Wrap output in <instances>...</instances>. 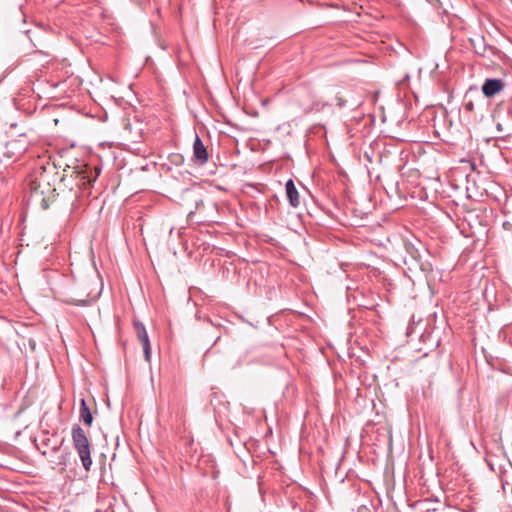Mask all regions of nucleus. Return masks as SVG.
Segmentation results:
<instances>
[{
    "label": "nucleus",
    "mask_w": 512,
    "mask_h": 512,
    "mask_svg": "<svg viewBox=\"0 0 512 512\" xmlns=\"http://www.w3.org/2000/svg\"><path fill=\"white\" fill-rule=\"evenodd\" d=\"M505 86V83L502 79L498 78H488L484 81L482 85V93L487 98L494 97L496 94L500 93Z\"/></svg>",
    "instance_id": "423d86ee"
},
{
    "label": "nucleus",
    "mask_w": 512,
    "mask_h": 512,
    "mask_svg": "<svg viewBox=\"0 0 512 512\" xmlns=\"http://www.w3.org/2000/svg\"><path fill=\"white\" fill-rule=\"evenodd\" d=\"M512 495V487L507 491Z\"/></svg>",
    "instance_id": "2eb2a0df"
},
{
    "label": "nucleus",
    "mask_w": 512,
    "mask_h": 512,
    "mask_svg": "<svg viewBox=\"0 0 512 512\" xmlns=\"http://www.w3.org/2000/svg\"><path fill=\"white\" fill-rule=\"evenodd\" d=\"M134 327L136 330L137 337L139 341L142 344L143 352H144V358L146 361H150L151 358V345L148 333L146 331L145 326L140 322H135Z\"/></svg>",
    "instance_id": "39448f33"
},
{
    "label": "nucleus",
    "mask_w": 512,
    "mask_h": 512,
    "mask_svg": "<svg viewBox=\"0 0 512 512\" xmlns=\"http://www.w3.org/2000/svg\"><path fill=\"white\" fill-rule=\"evenodd\" d=\"M336 105L340 109L348 108L351 110L357 109L361 103L362 98L358 96L355 91L350 89H343L335 96Z\"/></svg>",
    "instance_id": "7ed1b4c3"
},
{
    "label": "nucleus",
    "mask_w": 512,
    "mask_h": 512,
    "mask_svg": "<svg viewBox=\"0 0 512 512\" xmlns=\"http://www.w3.org/2000/svg\"><path fill=\"white\" fill-rule=\"evenodd\" d=\"M31 200L39 203L41 208L46 210L50 203L55 200L56 189L50 188L48 181L40 177L31 182Z\"/></svg>",
    "instance_id": "f03ea898"
},
{
    "label": "nucleus",
    "mask_w": 512,
    "mask_h": 512,
    "mask_svg": "<svg viewBox=\"0 0 512 512\" xmlns=\"http://www.w3.org/2000/svg\"><path fill=\"white\" fill-rule=\"evenodd\" d=\"M286 196L289 204L296 208L300 204L299 193L292 179H289L285 184Z\"/></svg>",
    "instance_id": "0eeeda50"
},
{
    "label": "nucleus",
    "mask_w": 512,
    "mask_h": 512,
    "mask_svg": "<svg viewBox=\"0 0 512 512\" xmlns=\"http://www.w3.org/2000/svg\"><path fill=\"white\" fill-rule=\"evenodd\" d=\"M58 450H59V448H57V447H54V448H53V451H54V452H57Z\"/></svg>",
    "instance_id": "4468645a"
},
{
    "label": "nucleus",
    "mask_w": 512,
    "mask_h": 512,
    "mask_svg": "<svg viewBox=\"0 0 512 512\" xmlns=\"http://www.w3.org/2000/svg\"><path fill=\"white\" fill-rule=\"evenodd\" d=\"M72 443L77 452L82 466L86 472H89L92 466L91 444L86 432L78 425L74 424L71 429Z\"/></svg>",
    "instance_id": "f257e3e1"
},
{
    "label": "nucleus",
    "mask_w": 512,
    "mask_h": 512,
    "mask_svg": "<svg viewBox=\"0 0 512 512\" xmlns=\"http://www.w3.org/2000/svg\"><path fill=\"white\" fill-rule=\"evenodd\" d=\"M208 159H209L208 151H207L206 147L204 146L201 138L196 133L194 143H193L192 160L195 164H197L199 166H203L204 164H206L208 162Z\"/></svg>",
    "instance_id": "20e7f679"
},
{
    "label": "nucleus",
    "mask_w": 512,
    "mask_h": 512,
    "mask_svg": "<svg viewBox=\"0 0 512 512\" xmlns=\"http://www.w3.org/2000/svg\"><path fill=\"white\" fill-rule=\"evenodd\" d=\"M80 420L84 422L87 426H91L93 422V416L89 407L86 404L84 399L80 401V411H79Z\"/></svg>",
    "instance_id": "6e6552de"
},
{
    "label": "nucleus",
    "mask_w": 512,
    "mask_h": 512,
    "mask_svg": "<svg viewBox=\"0 0 512 512\" xmlns=\"http://www.w3.org/2000/svg\"><path fill=\"white\" fill-rule=\"evenodd\" d=\"M72 303L75 305H78V306H86L89 303V300L88 299L76 300V301H73Z\"/></svg>",
    "instance_id": "f8f14e48"
},
{
    "label": "nucleus",
    "mask_w": 512,
    "mask_h": 512,
    "mask_svg": "<svg viewBox=\"0 0 512 512\" xmlns=\"http://www.w3.org/2000/svg\"><path fill=\"white\" fill-rule=\"evenodd\" d=\"M473 91H474L475 93H478L477 88H470V89L468 90V92H467L466 96H467L469 93L473 92Z\"/></svg>",
    "instance_id": "ddd939ff"
},
{
    "label": "nucleus",
    "mask_w": 512,
    "mask_h": 512,
    "mask_svg": "<svg viewBox=\"0 0 512 512\" xmlns=\"http://www.w3.org/2000/svg\"><path fill=\"white\" fill-rule=\"evenodd\" d=\"M69 455V452H66L58 457V462L56 463V465L59 466L61 470H65Z\"/></svg>",
    "instance_id": "9d476101"
},
{
    "label": "nucleus",
    "mask_w": 512,
    "mask_h": 512,
    "mask_svg": "<svg viewBox=\"0 0 512 512\" xmlns=\"http://www.w3.org/2000/svg\"><path fill=\"white\" fill-rule=\"evenodd\" d=\"M509 466V470H504L500 474L501 485L504 492H507L512 487V465L509 464Z\"/></svg>",
    "instance_id": "1a4fd4ad"
},
{
    "label": "nucleus",
    "mask_w": 512,
    "mask_h": 512,
    "mask_svg": "<svg viewBox=\"0 0 512 512\" xmlns=\"http://www.w3.org/2000/svg\"><path fill=\"white\" fill-rule=\"evenodd\" d=\"M464 108L466 111L472 112L474 110V103L472 100H468L464 104Z\"/></svg>",
    "instance_id": "9b49d317"
}]
</instances>
